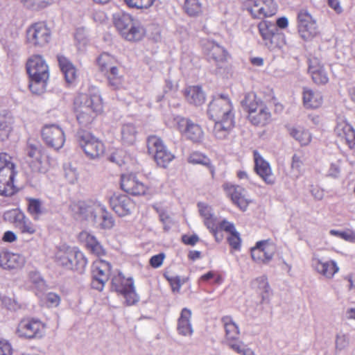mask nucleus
<instances>
[{"label": "nucleus", "instance_id": "obj_1", "mask_svg": "<svg viewBox=\"0 0 355 355\" xmlns=\"http://www.w3.org/2000/svg\"><path fill=\"white\" fill-rule=\"evenodd\" d=\"M103 111L101 96L98 94L80 93L74 98L73 112L82 127H87Z\"/></svg>", "mask_w": 355, "mask_h": 355}, {"label": "nucleus", "instance_id": "obj_2", "mask_svg": "<svg viewBox=\"0 0 355 355\" xmlns=\"http://www.w3.org/2000/svg\"><path fill=\"white\" fill-rule=\"evenodd\" d=\"M26 71L30 78L29 88L35 94H42L49 78V66L42 56L34 55L26 62Z\"/></svg>", "mask_w": 355, "mask_h": 355}, {"label": "nucleus", "instance_id": "obj_3", "mask_svg": "<svg viewBox=\"0 0 355 355\" xmlns=\"http://www.w3.org/2000/svg\"><path fill=\"white\" fill-rule=\"evenodd\" d=\"M113 21L121 36L127 41H139L146 34L144 27L129 13L124 12L114 13Z\"/></svg>", "mask_w": 355, "mask_h": 355}, {"label": "nucleus", "instance_id": "obj_4", "mask_svg": "<svg viewBox=\"0 0 355 355\" xmlns=\"http://www.w3.org/2000/svg\"><path fill=\"white\" fill-rule=\"evenodd\" d=\"M72 211L80 220L88 222L107 221L110 214L104 205L96 200H86L75 202L71 205Z\"/></svg>", "mask_w": 355, "mask_h": 355}, {"label": "nucleus", "instance_id": "obj_5", "mask_svg": "<svg viewBox=\"0 0 355 355\" xmlns=\"http://www.w3.org/2000/svg\"><path fill=\"white\" fill-rule=\"evenodd\" d=\"M242 105L248 113V119L255 125L263 126L271 120V113L266 105L253 92L245 94Z\"/></svg>", "mask_w": 355, "mask_h": 355}, {"label": "nucleus", "instance_id": "obj_6", "mask_svg": "<svg viewBox=\"0 0 355 355\" xmlns=\"http://www.w3.org/2000/svg\"><path fill=\"white\" fill-rule=\"evenodd\" d=\"M55 259L58 264L70 270H83L87 265V259L82 252L67 245L58 248Z\"/></svg>", "mask_w": 355, "mask_h": 355}, {"label": "nucleus", "instance_id": "obj_7", "mask_svg": "<svg viewBox=\"0 0 355 355\" xmlns=\"http://www.w3.org/2000/svg\"><path fill=\"white\" fill-rule=\"evenodd\" d=\"M17 174L16 166L12 157L0 153V195L10 196L16 192L14 179Z\"/></svg>", "mask_w": 355, "mask_h": 355}, {"label": "nucleus", "instance_id": "obj_8", "mask_svg": "<svg viewBox=\"0 0 355 355\" xmlns=\"http://www.w3.org/2000/svg\"><path fill=\"white\" fill-rule=\"evenodd\" d=\"M24 161L35 172L44 173L49 168V162L42 146L35 141H28L24 149Z\"/></svg>", "mask_w": 355, "mask_h": 355}, {"label": "nucleus", "instance_id": "obj_9", "mask_svg": "<svg viewBox=\"0 0 355 355\" xmlns=\"http://www.w3.org/2000/svg\"><path fill=\"white\" fill-rule=\"evenodd\" d=\"M297 28L299 36L304 41H311L320 34L317 19L304 8L297 12Z\"/></svg>", "mask_w": 355, "mask_h": 355}, {"label": "nucleus", "instance_id": "obj_10", "mask_svg": "<svg viewBox=\"0 0 355 355\" xmlns=\"http://www.w3.org/2000/svg\"><path fill=\"white\" fill-rule=\"evenodd\" d=\"M116 63V59L107 53L101 54L97 59L99 70L107 76L110 85L114 89H119L123 85V76L119 73Z\"/></svg>", "mask_w": 355, "mask_h": 355}, {"label": "nucleus", "instance_id": "obj_11", "mask_svg": "<svg viewBox=\"0 0 355 355\" xmlns=\"http://www.w3.org/2000/svg\"><path fill=\"white\" fill-rule=\"evenodd\" d=\"M121 187L126 193L132 196H152L155 189L144 184L134 173L123 174L121 178Z\"/></svg>", "mask_w": 355, "mask_h": 355}, {"label": "nucleus", "instance_id": "obj_12", "mask_svg": "<svg viewBox=\"0 0 355 355\" xmlns=\"http://www.w3.org/2000/svg\"><path fill=\"white\" fill-rule=\"evenodd\" d=\"M147 147L148 153L153 156L155 162L160 167H166L175 157L164 144L163 141L156 136L148 137Z\"/></svg>", "mask_w": 355, "mask_h": 355}, {"label": "nucleus", "instance_id": "obj_13", "mask_svg": "<svg viewBox=\"0 0 355 355\" xmlns=\"http://www.w3.org/2000/svg\"><path fill=\"white\" fill-rule=\"evenodd\" d=\"M208 114L215 121L234 120L233 106L227 97L214 99L209 105Z\"/></svg>", "mask_w": 355, "mask_h": 355}, {"label": "nucleus", "instance_id": "obj_14", "mask_svg": "<svg viewBox=\"0 0 355 355\" xmlns=\"http://www.w3.org/2000/svg\"><path fill=\"white\" fill-rule=\"evenodd\" d=\"M51 37V30L44 21L34 23L26 30V42L33 46H46L50 42Z\"/></svg>", "mask_w": 355, "mask_h": 355}, {"label": "nucleus", "instance_id": "obj_15", "mask_svg": "<svg viewBox=\"0 0 355 355\" xmlns=\"http://www.w3.org/2000/svg\"><path fill=\"white\" fill-rule=\"evenodd\" d=\"M223 188L233 204L242 211H246L250 205L254 203V200L246 189L239 185L226 182Z\"/></svg>", "mask_w": 355, "mask_h": 355}, {"label": "nucleus", "instance_id": "obj_16", "mask_svg": "<svg viewBox=\"0 0 355 355\" xmlns=\"http://www.w3.org/2000/svg\"><path fill=\"white\" fill-rule=\"evenodd\" d=\"M244 6L254 19L270 17L277 12L274 0H246Z\"/></svg>", "mask_w": 355, "mask_h": 355}, {"label": "nucleus", "instance_id": "obj_17", "mask_svg": "<svg viewBox=\"0 0 355 355\" xmlns=\"http://www.w3.org/2000/svg\"><path fill=\"white\" fill-rule=\"evenodd\" d=\"M46 324L34 318L22 319L18 324L17 333L19 337L28 339L41 338L45 333Z\"/></svg>", "mask_w": 355, "mask_h": 355}, {"label": "nucleus", "instance_id": "obj_18", "mask_svg": "<svg viewBox=\"0 0 355 355\" xmlns=\"http://www.w3.org/2000/svg\"><path fill=\"white\" fill-rule=\"evenodd\" d=\"M78 142L81 148L89 159H98L105 153L103 143L89 132L80 134Z\"/></svg>", "mask_w": 355, "mask_h": 355}, {"label": "nucleus", "instance_id": "obj_19", "mask_svg": "<svg viewBox=\"0 0 355 355\" xmlns=\"http://www.w3.org/2000/svg\"><path fill=\"white\" fill-rule=\"evenodd\" d=\"M41 135L44 144L55 150L62 148L64 144L65 134L58 125H45L42 129Z\"/></svg>", "mask_w": 355, "mask_h": 355}, {"label": "nucleus", "instance_id": "obj_20", "mask_svg": "<svg viewBox=\"0 0 355 355\" xmlns=\"http://www.w3.org/2000/svg\"><path fill=\"white\" fill-rule=\"evenodd\" d=\"M176 127L180 134L193 143H201L204 139L202 128L189 119L177 116L175 118Z\"/></svg>", "mask_w": 355, "mask_h": 355}, {"label": "nucleus", "instance_id": "obj_21", "mask_svg": "<svg viewBox=\"0 0 355 355\" xmlns=\"http://www.w3.org/2000/svg\"><path fill=\"white\" fill-rule=\"evenodd\" d=\"M110 270L111 265L109 262L102 259L94 261L92 266V287L98 291H102L109 279Z\"/></svg>", "mask_w": 355, "mask_h": 355}, {"label": "nucleus", "instance_id": "obj_22", "mask_svg": "<svg viewBox=\"0 0 355 355\" xmlns=\"http://www.w3.org/2000/svg\"><path fill=\"white\" fill-rule=\"evenodd\" d=\"M276 250V245L271 240L259 241L251 248V257L257 263H266L272 259Z\"/></svg>", "mask_w": 355, "mask_h": 355}, {"label": "nucleus", "instance_id": "obj_23", "mask_svg": "<svg viewBox=\"0 0 355 355\" xmlns=\"http://www.w3.org/2000/svg\"><path fill=\"white\" fill-rule=\"evenodd\" d=\"M336 136L341 141L345 142L349 148L355 146V130L343 117H338L334 128Z\"/></svg>", "mask_w": 355, "mask_h": 355}, {"label": "nucleus", "instance_id": "obj_24", "mask_svg": "<svg viewBox=\"0 0 355 355\" xmlns=\"http://www.w3.org/2000/svg\"><path fill=\"white\" fill-rule=\"evenodd\" d=\"M25 259L19 254L3 248L0 250V267L5 270H15L21 268Z\"/></svg>", "mask_w": 355, "mask_h": 355}, {"label": "nucleus", "instance_id": "obj_25", "mask_svg": "<svg viewBox=\"0 0 355 355\" xmlns=\"http://www.w3.org/2000/svg\"><path fill=\"white\" fill-rule=\"evenodd\" d=\"M116 291L124 297L125 303L128 306L134 305L139 300V297L135 291L134 280L131 277L123 278L121 284L116 288Z\"/></svg>", "mask_w": 355, "mask_h": 355}, {"label": "nucleus", "instance_id": "obj_26", "mask_svg": "<svg viewBox=\"0 0 355 355\" xmlns=\"http://www.w3.org/2000/svg\"><path fill=\"white\" fill-rule=\"evenodd\" d=\"M254 168L257 173L268 184H273L275 182L270 164L259 153L254 152Z\"/></svg>", "mask_w": 355, "mask_h": 355}, {"label": "nucleus", "instance_id": "obj_27", "mask_svg": "<svg viewBox=\"0 0 355 355\" xmlns=\"http://www.w3.org/2000/svg\"><path fill=\"white\" fill-rule=\"evenodd\" d=\"M221 322L225 329V340L232 349V345H239L240 330L237 324L230 315H225L221 318Z\"/></svg>", "mask_w": 355, "mask_h": 355}, {"label": "nucleus", "instance_id": "obj_28", "mask_svg": "<svg viewBox=\"0 0 355 355\" xmlns=\"http://www.w3.org/2000/svg\"><path fill=\"white\" fill-rule=\"evenodd\" d=\"M309 73L317 85H325L329 80V74L321 61L317 58L309 60Z\"/></svg>", "mask_w": 355, "mask_h": 355}, {"label": "nucleus", "instance_id": "obj_29", "mask_svg": "<svg viewBox=\"0 0 355 355\" xmlns=\"http://www.w3.org/2000/svg\"><path fill=\"white\" fill-rule=\"evenodd\" d=\"M110 204L115 213L120 216L128 214L132 205V202L128 196L116 193L113 194L110 198Z\"/></svg>", "mask_w": 355, "mask_h": 355}, {"label": "nucleus", "instance_id": "obj_30", "mask_svg": "<svg viewBox=\"0 0 355 355\" xmlns=\"http://www.w3.org/2000/svg\"><path fill=\"white\" fill-rule=\"evenodd\" d=\"M205 49L209 58L214 61L218 67H222L227 62V52L218 44L211 41H208L205 44Z\"/></svg>", "mask_w": 355, "mask_h": 355}, {"label": "nucleus", "instance_id": "obj_31", "mask_svg": "<svg viewBox=\"0 0 355 355\" xmlns=\"http://www.w3.org/2000/svg\"><path fill=\"white\" fill-rule=\"evenodd\" d=\"M78 239L81 243L85 244L86 248L90 252V253L96 255V257H101L106 254V251L101 243L93 235H91L87 232H81L79 234Z\"/></svg>", "mask_w": 355, "mask_h": 355}, {"label": "nucleus", "instance_id": "obj_32", "mask_svg": "<svg viewBox=\"0 0 355 355\" xmlns=\"http://www.w3.org/2000/svg\"><path fill=\"white\" fill-rule=\"evenodd\" d=\"M191 311L187 308H183L180 312L177 322V331L182 336H191L193 329L191 324Z\"/></svg>", "mask_w": 355, "mask_h": 355}, {"label": "nucleus", "instance_id": "obj_33", "mask_svg": "<svg viewBox=\"0 0 355 355\" xmlns=\"http://www.w3.org/2000/svg\"><path fill=\"white\" fill-rule=\"evenodd\" d=\"M302 101L304 106L306 109H316L322 104L323 98L320 92L309 87H304Z\"/></svg>", "mask_w": 355, "mask_h": 355}, {"label": "nucleus", "instance_id": "obj_34", "mask_svg": "<svg viewBox=\"0 0 355 355\" xmlns=\"http://www.w3.org/2000/svg\"><path fill=\"white\" fill-rule=\"evenodd\" d=\"M184 96L187 103L197 107L205 102V94L199 86H189L185 88Z\"/></svg>", "mask_w": 355, "mask_h": 355}, {"label": "nucleus", "instance_id": "obj_35", "mask_svg": "<svg viewBox=\"0 0 355 355\" xmlns=\"http://www.w3.org/2000/svg\"><path fill=\"white\" fill-rule=\"evenodd\" d=\"M234 126V120L215 121L212 131L216 139L223 140L227 138Z\"/></svg>", "mask_w": 355, "mask_h": 355}, {"label": "nucleus", "instance_id": "obj_36", "mask_svg": "<svg viewBox=\"0 0 355 355\" xmlns=\"http://www.w3.org/2000/svg\"><path fill=\"white\" fill-rule=\"evenodd\" d=\"M58 60L66 81L68 83H73L78 77L77 69L66 57L59 55Z\"/></svg>", "mask_w": 355, "mask_h": 355}, {"label": "nucleus", "instance_id": "obj_37", "mask_svg": "<svg viewBox=\"0 0 355 355\" xmlns=\"http://www.w3.org/2000/svg\"><path fill=\"white\" fill-rule=\"evenodd\" d=\"M290 135L301 146H308L312 140V134L309 130L297 125L289 128Z\"/></svg>", "mask_w": 355, "mask_h": 355}, {"label": "nucleus", "instance_id": "obj_38", "mask_svg": "<svg viewBox=\"0 0 355 355\" xmlns=\"http://www.w3.org/2000/svg\"><path fill=\"white\" fill-rule=\"evenodd\" d=\"M178 92V85L173 84L170 80H166L164 87V94L158 95L156 98L157 101H162L163 99L168 101L170 106L175 107L179 105L178 102H173L176 98Z\"/></svg>", "mask_w": 355, "mask_h": 355}, {"label": "nucleus", "instance_id": "obj_39", "mask_svg": "<svg viewBox=\"0 0 355 355\" xmlns=\"http://www.w3.org/2000/svg\"><path fill=\"white\" fill-rule=\"evenodd\" d=\"M137 131L134 124L123 123L121 128V140L126 145L133 144L137 139Z\"/></svg>", "mask_w": 355, "mask_h": 355}, {"label": "nucleus", "instance_id": "obj_40", "mask_svg": "<svg viewBox=\"0 0 355 355\" xmlns=\"http://www.w3.org/2000/svg\"><path fill=\"white\" fill-rule=\"evenodd\" d=\"M188 162L193 164H200L206 166L212 175L214 173L215 168L211 164L210 159L203 153L198 151L191 153L188 157Z\"/></svg>", "mask_w": 355, "mask_h": 355}, {"label": "nucleus", "instance_id": "obj_41", "mask_svg": "<svg viewBox=\"0 0 355 355\" xmlns=\"http://www.w3.org/2000/svg\"><path fill=\"white\" fill-rule=\"evenodd\" d=\"M252 284L254 287L261 295L262 301L264 302L265 300H268L271 293V290L266 276H261L256 278L253 281Z\"/></svg>", "mask_w": 355, "mask_h": 355}, {"label": "nucleus", "instance_id": "obj_42", "mask_svg": "<svg viewBox=\"0 0 355 355\" xmlns=\"http://www.w3.org/2000/svg\"><path fill=\"white\" fill-rule=\"evenodd\" d=\"M226 232L229 234L227 237V242L234 251H239L241 248V239L232 223H230L226 227Z\"/></svg>", "mask_w": 355, "mask_h": 355}, {"label": "nucleus", "instance_id": "obj_43", "mask_svg": "<svg viewBox=\"0 0 355 355\" xmlns=\"http://www.w3.org/2000/svg\"><path fill=\"white\" fill-rule=\"evenodd\" d=\"M316 269L318 272L327 278H331L338 271L339 268L336 263L334 261L325 262L318 261Z\"/></svg>", "mask_w": 355, "mask_h": 355}, {"label": "nucleus", "instance_id": "obj_44", "mask_svg": "<svg viewBox=\"0 0 355 355\" xmlns=\"http://www.w3.org/2000/svg\"><path fill=\"white\" fill-rule=\"evenodd\" d=\"M184 9L190 16H197L202 11V6L199 0H185Z\"/></svg>", "mask_w": 355, "mask_h": 355}, {"label": "nucleus", "instance_id": "obj_45", "mask_svg": "<svg viewBox=\"0 0 355 355\" xmlns=\"http://www.w3.org/2000/svg\"><path fill=\"white\" fill-rule=\"evenodd\" d=\"M230 223H208V228L214 236L216 240L219 242L224 237L223 232H226V227Z\"/></svg>", "mask_w": 355, "mask_h": 355}, {"label": "nucleus", "instance_id": "obj_46", "mask_svg": "<svg viewBox=\"0 0 355 355\" xmlns=\"http://www.w3.org/2000/svg\"><path fill=\"white\" fill-rule=\"evenodd\" d=\"M124 1L130 8L143 10L150 8L155 0H124Z\"/></svg>", "mask_w": 355, "mask_h": 355}, {"label": "nucleus", "instance_id": "obj_47", "mask_svg": "<svg viewBox=\"0 0 355 355\" xmlns=\"http://www.w3.org/2000/svg\"><path fill=\"white\" fill-rule=\"evenodd\" d=\"M0 306L6 307L8 309L17 311L21 308V304L15 299L6 296L0 293Z\"/></svg>", "mask_w": 355, "mask_h": 355}, {"label": "nucleus", "instance_id": "obj_48", "mask_svg": "<svg viewBox=\"0 0 355 355\" xmlns=\"http://www.w3.org/2000/svg\"><path fill=\"white\" fill-rule=\"evenodd\" d=\"M3 219L8 222H24L25 216L19 209H14L4 213Z\"/></svg>", "mask_w": 355, "mask_h": 355}, {"label": "nucleus", "instance_id": "obj_49", "mask_svg": "<svg viewBox=\"0 0 355 355\" xmlns=\"http://www.w3.org/2000/svg\"><path fill=\"white\" fill-rule=\"evenodd\" d=\"M64 174L67 181L70 184H75L78 179V172L71 164H67L64 166Z\"/></svg>", "mask_w": 355, "mask_h": 355}, {"label": "nucleus", "instance_id": "obj_50", "mask_svg": "<svg viewBox=\"0 0 355 355\" xmlns=\"http://www.w3.org/2000/svg\"><path fill=\"white\" fill-rule=\"evenodd\" d=\"M200 215L205 220H215L216 217L212 212L211 207L205 202H199L198 204Z\"/></svg>", "mask_w": 355, "mask_h": 355}, {"label": "nucleus", "instance_id": "obj_51", "mask_svg": "<svg viewBox=\"0 0 355 355\" xmlns=\"http://www.w3.org/2000/svg\"><path fill=\"white\" fill-rule=\"evenodd\" d=\"M329 233L331 235L339 237L345 241L355 243V232L352 230H346L344 231L331 230Z\"/></svg>", "mask_w": 355, "mask_h": 355}, {"label": "nucleus", "instance_id": "obj_52", "mask_svg": "<svg viewBox=\"0 0 355 355\" xmlns=\"http://www.w3.org/2000/svg\"><path fill=\"white\" fill-rule=\"evenodd\" d=\"M330 166L328 170V175L337 178L340 173L341 160L336 157L330 158Z\"/></svg>", "mask_w": 355, "mask_h": 355}, {"label": "nucleus", "instance_id": "obj_53", "mask_svg": "<svg viewBox=\"0 0 355 355\" xmlns=\"http://www.w3.org/2000/svg\"><path fill=\"white\" fill-rule=\"evenodd\" d=\"M75 40L79 49L84 47L87 43V31L84 28H79L75 33Z\"/></svg>", "mask_w": 355, "mask_h": 355}, {"label": "nucleus", "instance_id": "obj_54", "mask_svg": "<svg viewBox=\"0 0 355 355\" xmlns=\"http://www.w3.org/2000/svg\"><path fill=\"white\" fill-rule=\"evenodd\" d=\"M43 300L48 307L52 308L58 306L61 299L57 293L50 292L44 296Z\"/></svg>", "mask_w": 355, "mask_h": 355}, {"label": "nucleus", "instance_id": "obj_55", "mask_svg": "<svg viewBox=\"0 0 355 355\" xmlns=\"http://www.w3.org/2000/svg\"><path fill=\"white\" fill-rule=\"evenodd\" d=\"M269 41L271 42V43H268L267 42V43L265 44V46L268 49H280L284 44V37L283 35L273 34L269 39Z\"/></svg>", "mask_w": 355, "mask_h": 355}, {"label": "nucleus", "instance_id": "obj_56", "mask_svg": "<svg viewBox=\"0 0 355 355\" xmlns=\"http://www.w3.org/2000/svg\"><path fill=\"white\" fill-rule=\"evenodd\" d=\"M11 130L8 121L5 119H0V140L8 138Z\"/></svg>", "mask_w": 355, "mask_h": 355}, {"label": "nucleus", "instance_id": "obj_57", "mask_svg": "<svg viewBox=\"0 0 355 355\" xmlns=\"http://www.w3.org/2000/svg\"><path fill=\"white\" fill-rule=\"evenodd\" d=\"M259 31L263 40L264 45L267 43V42L268 43H271V42L269 41V39L274 33H272V31L268 28L266 23L263 22L259 24Z\"/></svg>", "mask_w": 355, "mask_h": 355}, {"label": "nucleus", "instance_id": "obj_58", "mask_svg": "<svg viewBox=\"0 0 355 355\" xmlns=\"http://www.w3.org/2000/svg\"><path fill=\"white\" fill-rule=\"evenodd\" d=\"M211 279H213L214 282L217 284H220L223 282L222 275L214 271H209L200 277V279L204 282L209 281Z\"/></svg>", "mask_w": 355, "mask_h": 355}, {"label": "nucleus", "instance_id": "obj_59", "mask_svg": "<svg viewBox=\"0 0 355 355\" xmlns=\"http://www.w3.org/2000/svg\"><path fill=\"white\" fill-rule=\"evenodd\" d=\"M154 208L158 214L159 220L162 222L171 219V214L167 207L159 205L155 206Z\"/></svg>", "mask_w": 355, "mask_h": 355}, {"label": "nucleus", "instance_id": "obj_60", "mask_svg": "<svg viewBox=\"0 0 355 355\" xmlns=\"http://www.w3.org/2000/svg\"><path fill=\"white\" fill-rule=\"evenodd\" d=\"M232 349L239 354L242 355H255L254 352L249 348H245L242 342H239V345H232Z\"/></svg>", "mask_w": 355, "mask_h": 355}, {"label": "nucleus", "instance_id": "obj_61", "mask_svg": "<svg viewBox=\"0 0 355 355\" xmlns=\"http://www.w3.org/2000/svg\"><path fill=\"white\" fill-rule=\"evenodd\" d=\"M165 259V254L164 253H159L158 254L154 255L151 257L149 260V263L150 266L154 268H159Z\"/></svg>", "mask_w": 355, "mask_h": 355}, {"label": "nucleus", "instance_id": "obj_62", "mask_svg": "<svg viewBox=\"0 0 355 355\" xmlns=\"http://www.w3.org/2000/svg\"><path fill=\"white\" fill-rule=\"evenodd\" d=\"M12 348L10 343L3 338H0V355H12Z\"/></svg>", "mask_w": 355, "mask_h": 355}, {"label": "nucleus", "instance_id": "obj_63", "mask_svg": "<svg viewBox=\"0 0 355 355\" xmlns=\"http://www.w3.org/2000/svg\"><path fill=\"white\" fill-rule=\"evenodd\" d=\"M42 205L37 200H31L28 205V210L31 214L37 215L41 212Z\"/></svg>", "mask_w": 355, "mask_h": 355}, {"label": "nucleus", "instance_id": "obj_64", "mask_svg": "<svg viewBox=\"0 0 355 355\" xmlns=\"http://www.w3.org/2000/svg\"><path fill=\"white\" fill-rule=\"evenodd\" d=\"M181 239L184 244L191 246L195 245L199 241V237L196 234H183Z\"/></svg>", "mask_w": 355, "mask_h": 355}]
</instances>
